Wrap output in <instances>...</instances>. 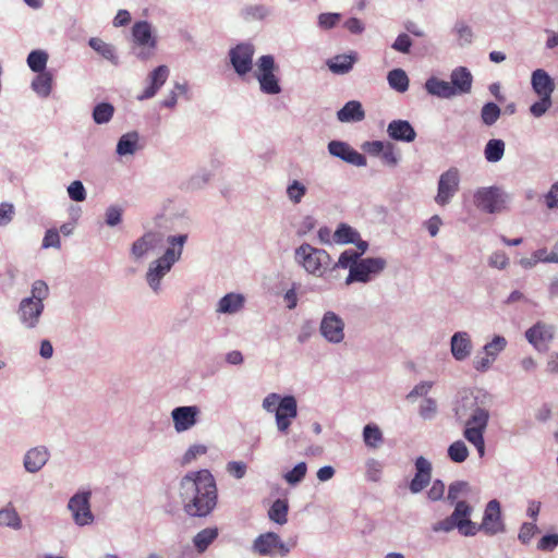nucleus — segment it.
<instances>
[{
    "instance_id": "obj_13",
    "label": "nucleus",
    "mask_w": 558,
    "mask_h": 558,
    "mask_svg": "<svg viewBox=\"0 0 558 558\" xmlns=\"http://www.w3.org/2000/svg\"><path fill=\"white\" fill-rule=\"evenodd\" d=\"M555 336V327L537 322L525 331L526 340L538 351L546 352Z\"/></svg>"
},
{
    "instance_id": "obj_53",
    "label": "nucleus",
    "mask_w": 558,
    "mask_h": 558,
    "mask_svg": "<svg viewBox=\"0 0 558 558\" xmlns=\"http://www.w3.org/2000/svg\"><path fill=\"white\" fill-rule=\"evenodd\" d=\"M468 488H469V484L466 482L458 481V482L451 483L449 486V489H448V495H447L448 501H450L451 504L459 501L458 500L459 496L462 493L466 492Z\"/></svg>"
},
{
    "instance_id": "obj_31",
    "label": "nucleus",
    "mask_w": 558,
    "mask_h": 558,
    "mask_svg": "<svg viewBox=\"0 0 558 558\" xmlns=\"http://www.w3.org/2000/svg\"><path fill=\"white\" fill-rule=\"evenodd\" d=\"M425 89L428 94L439 98L450 99L456 96L450 82L430 77L425 83Z\"/></svg>"
},
{
    "instance_id": "obj_63",
    "label": "nucleus",
    "mask_w": 558,
    "mask_h": 558,
    "mask_svg": "<svg viewBox=\"0 0 558 558\" xmlns=\"http://www.w3.org/2000/svg\"><path fill=\"white\" fill-rule=\"evenodd\" d=\"M341 14L339 13H322L318 16V24L322 28L330 29L340 21Z\"/></svg>"
},
{
    "instance_id": "obj_24",
    "label": "nucleus",
    "mask_w": 558,
    "mask_h": 558,
    "mask_svg": "<svg viewBox=\"0 0 558 558\" xmlns=\"http://www.w3.org/2000/svg\"><path fill=\"white\" fill-rule=\"evenodd\" d=\"M44 304L39 301H34V298H26L20 304L21 319L27 327H34L40 314L43 313Z\"/></svg>"
},
{
    "instance_id": "obj_8",
    "label": "nucleus",
    "mask_w": 558,
    "mask_h": 558,
    "mask_svg": "<svg viewBox=\"0 0 558 558\" xmlns=\"http://www.w3.org/2000/svg\"><path fill=\"white\" fill-rule=\"evenodd\" d=\"M256 77L259 83L260 90L268 95H277L281 92L279 81L274 74L277 69L275 59L271 54L262 56L257 61Z\"/></svg>"
},
{
    "instance_id": "obj_4",
    "label": "nucleus",
    "mask_w": 558,
    "mask_h": 558,
    "mask_svg": "<svg viewBox=\"0 0 558 558\" xmlns=\"http://www.w3.org/2000/svg\"><path fill=\"white\" fill-rule=\"evenodd\" d=\"M295 260L301 264L307 272L313 275H322V270L327 268L331 262L326 251L313 247L307 243H303L295 250Z\"/></svg>"
},
{
    "instance_id": "obj_35",
    "label": "nucleus",
    "mask_w": 558,
    "mask_h": 558,
    "mask_svg": "<svg viewBox=\"0 0 558 558\" xmlns=\"http://www.w3.org/2000/svg\"><path fill=\"white\" fill-rule=\"evenodd\" d=\"M505 154V142L502 140H489L484 148V156L488 162H498Z\"/></svg>"
},
{
    "instance_id": "obj_34",
    "label": "nucleus",
    "mask_w": 558,
    "mask_h": 558,
    "mask_svg": "<svg viewBox=\"0 0 558 558\" xmlns=\"http://www.w3.org/2000/svg\"><path fill=\"white\" fill-rule=\"evenodd\" d=\"M218 529L207 527L198 532L193 539L194 546L199 553H204L208 546L217 538Z\"/></svg>"
},
{
    "instance_id": "obj_33",
    "label": "nucleus",
    "mask_w": 558,
    "mask_h": 558,
    "mask_svg": "<svg viewBox=\"0 0 558 558\" xmlns=\"http://www.w3.org/2000/svg\"><path fill=\"white\" fill-rule=\"evenodd\" d=\"M389 86L398 93H404L409 88V77L404 70L393 69L387 75Z\"/></svg>"
},
{
    "instance_id": "obj_60",
    "label": "nucleus",
    "mask_w": 558,
    "mask_h": 558,
    "mask_svg": "<svg viewBox=\"0 0 558 558\" xmlns=\"http://www.w3.org/2000/svg\"><path fill=\"white\" fill-rule=\"evenodd\" d=\"M380 155L383 162L389 167H396L400 159L391 143H386V147Z\"/></svg>"
},
{
    "instance_id": "obj_46",
    "label": "nucleus",
    "mask_w": 558,
    "mask_h": 558,
    "mask_svg": "<svg viewBox=\"0 0 558 558\" xmlns=\"http://www.w3.org/2000/svg\"><path fill=\"white\" fill-rule=\"evenodd\" d=\"M507 347V340L502 336H495L493 340L486 343L483 348L484 354L493 357L495 361L500 352Z\"/></svg>"
},
{
    "instance_id": "obj_14",
    "label": "nucleus",
    "mask_w": 558,
    "mask_h": 558,
    "mask_svg": "<svg viewBox=\"0 0 558 558\" xmlns=\"http://www.w3.org/2000/svg\"><path fill=\"white\" fill-rule=\"evenodd\" d=\"M255 48L252 44H239L229 51L230 62L236 74L243 76L252 70Z\"/></svg>"
},
{
    "instance_id": "obj_16",
    "label": "nucleus",
    "mask_w": 558,
    "mask_h": 558,
    "mask_svg": "<svg viewBox=\"0 0 558 558\" xmlns=\"http://www.w3.org/2000/svg\"><path fill=\"white\" fill-rule=\"evenodd\" d=\"M328 151L330 155L341 160L354 165L356 167H365L366 158L353 149L348 143L341 141H331L328 143Z\"/></svg>"
},
{
    "instance_id": "obj_9",
    "label": "nucleus",
    "mask_w": 558,
    "mask_h": 558,
    "mask_svg": "<svg viewBox=\"0 0 558 558\" xmlns=\"http://www.w3.org/2000/svg\"><path fill=\"white\" fill-rule=\"evenodd\" d=\"M480 531L489 536H494L506 531L505 523L501 518L500 502L498 500L493 499L486 505L482 523L478 525L476 524V533Z\"/></svg>"
},
{
    "instance_id": "obj_3",
    "label": "nucleus",
    "mask_w": 558,
    "mask_h": 558,
    "mask_svg": "<svg viewBox=\"0 0 558 558\" xmlns=\"http://www.w3.org/2000/svg\"><path fill=\"white\" fill-rule=\"evenodd\" d=\"M456 420L460 424L481 423L489 421V410L484 399L473 391L463 390L457 395L453 403Z\"/></svg>"
},
{
    "instance_id": "obj_20",
    "label": "nucleus",
    "mask_w": 558,
    "mask_h": 558,
    "mask_svg": "<svg viewBox=\"0 0 558 558\" xmlns=\"http://www.w3.org/2000/svg\"><path fill=\"white\" fill-rule=\"evenodd\" d=\"M388 136L398 142L411 143L416 138V132L407 120H392L387 126Z\"/></svg>"
},
{
    "instance_id": "obj_61",
    "label": "nucleus",
    "mask_w": 558,
    "mask_h": 558,
    "mask_svg": "<svg viewBox=\"0 0 558 558\" xmlns=\"http://www.w3.org/2000/svg\"><path fill=\"white\" fill-rule=\"evenodd\" d=\"M244 13L247 17L263 20L269 15V9L264 4H255L245 8Z\"/></svg>"
},
{
    "instance_id": "obj_43",
    "label": "nucleus",
    "mask_w": 558,
    "mask_h": 558,
    "mask_svg": "<svg viewBox=\"0 0 558 558\" xmlns=\"http://www.w3.org/2000/svg\"><path fill=\"white\" fill-rule=\"evenodd\" d=\"M501 114L499 106L494 102H487L481 110V119L485 125H493L497 122Z\"/></svg>"
},
{
    "instance_id": "obj_27",
    "label": "nucleus",
    "mask_w": 558,
    "mask_h": 558,
    "mask_svg": "<svg viewBox=\"0 0 558 558\" xmlns=\"http://www.w3.org/2000/svg\"><path fill=\"white\" fill-rule=\"evenodd\" d=\"M48 458L49 453L45 447L33 448L24 457V466L26 471L35 473L46 464Z\"/></svg>"
},
{
    "instance_id": "obj_18",
    "label": "nucleus",
    "mask_w": 558,
    "mask_h": 558,
    "mask_svg": "<svg viewBox=\"0 0 558 558\" xmlns=\"http://www.w3.org/2000/svg\"><path fill=\"white\" fill-rule=\"evenodd\" d=\"M416 473L410 482L409 488L411 493H421L432 480V463L424 457H417L415 459Z\"/></svg>"
},
{
    "instance_id": "obj_11",
    "label": "nucleus",
    "mask_w": 558,
    "mask_h": 558,
    "mask_svg": "<svg viewBox=\"0 0 558 558\" xmlns=\"http://www.w3.org/2000/svg\"><path fill=\"white\" fill-rule=\"evenodd\" d=\"M459 171L456 168H450L445 171L438 181L437 195L435 202L440 206H446L450 203L452 197L459 190Z\"/></svg>"
},
{
    "instance_id": "obj_38",
    "label": "nucleus",
    "mask_w": 558,
    "mask_h": 558,
    "mask_svg": "<svg viewBox=\"0 0 558 558\" xmlns=\"http://www.w3.org/2000/svg\"><path fill=\"white\" fill-rule=\"evenodd\" d=\"M33 89L40 96L47 97L52 88V76L49 72H40L32 83Z\"/></svg>"
},
{
    "instance_id": "obj_26",
    "label": "nucleus",
    "mask_w": 558,
    "mask_h": 558,
    "mask_svg": "<svg viewBox=\"0 0 558 558\" xmlns=\"http://www.w3.org/2000/svg\"><path fill=\"white\" fill-rule=\"evenodd\" d=\"M456 507L453 512L450 514L454 521L468 522L469 525L463 526V535L464 536H474L476 535V523L470 520V515L473 511V507L470 506L466 501L460 500L454 502Z\"/></svg>"
},
{
    "instance_id": "obj_44",
    "label": "nucleus",
    "mask_w": 558,
    "mask_h": 558,
    "mask_svg": "<svg viewBox=\"0 0 558 558\" xmlns=\"http://www.w3.org/2000/svg\"><path fill=\"white\" fill-rule=\"evenodd\" d=\"M114 112L112 105L108 102L98 104L93 111V119L97 124L107 123L111 120Z\"/></svg>"
},
{
    "instance_id": "obj_23",
    "label": "nucleus",
    "mask_w": 558,
    "mask_h": 558,
    "mask_svg": "<svg viewBox=\"0 0 558 558\" xmlns=\"http://www.w3.org/2000/svg\"><path fill=\"white\" fill-rule=\"evenodd\" d=\"M169 76V68L159 65L147 76V87L142 92V99L154 97Z\"/></svg>"
},
{
    "instance_id": "obj_25",
    "label": "nucleus",
    "mask_w": 558,
    "mask_h": 558,
    "mask_svg": "<svg viewBox=\"0 0 558 558\" xmlns=\"http://www.w3.org/2000/svg\"><path fill=\"white\" fill-rule=\"evenodd\" d=\"M472 82L473 76L464 66L454 69L450 74V83L456 96L469 94L472 88Z\"/></svg>"
},
{
    "instance_id": "obj_57",
    "label": "nucleus",
    "mask_w": 558,
    "mask_h": 558,
    "mask_svg": "<svg viewBox=\"0 0 558 558\" xmlns=\"http://www.w3.org/2000/svg\"><path fill=\"white\" fill-rule=\"evenodd\" d=\"M488 265L493 268L505 269L509 265V258L505 252L497 251L488 257Z\"/></svg>"
},
{
    "instance_id": "obj_48",
    "label": "nucleus",
    "mask_w": 558,
    "mask_h": 558,
    "mask_svg": "<svg viewBox=\"0 0 558 558\" xmlns=\"http://www.w3.org/2000/svg\"><path fill=\"white\" fill-rule=\"evenodd\" d=\"M0 525L13 529L21 527V519L14 508H4L0 510Z\"/></svg>"
},
{
    "instance_id": "obj_7",
    "label": "nucleus",
    "mask_w": 558,
    "mask_h": 558,
    "mask_svg": "<svg viewBox=\"0 0 558 558\" xmlns=\"http://www.w3.org/2000/svg\"><path fill=\"white\" fill-rule=\"evenodd\" d=\"M252 549L259 556L270 558H283L290 553V546L275 532H267L257 536L253 542Z\"/></svg>"
},
{
    "instance_id": "obj_64",
    "label": "nucleus",
    "mask_w": 558,
    "mask_h": 558,
    "mask_svg": "<svg viewBox=\"0 0 558 558\" xmlns=\"http://www.w3.org/2000/svg\"><path fill=\"white\" fill-rule=\"evenodd\" d=\"M558 546V534L544 535L537 544V548L543 551H551Z\"/></svg>"
},
{
    "instance_id": "obj_56",
    "label": "nucleus",
    "mask_w": 558,
    "mask_h": 558,
    "mask_svg": "<svg viewBox=\"0 0 558 558\" xmlns=\"http://www.w3.org/2000/svg\"><path fill=\"white\" fill-rule=\"evenodd\" d=\"M551 107V98L549 97H539V100L534 102L530 107V112L536 117L539 118L543 114L546 113V111Z\"/></svg>"
},
{
    "instance_id": "obj_19",
    "label": "nucleus",
    "mask_w": 558,
    "mask_h": 558,
    "mask_svg": "<svg viewBox=\"0 0 558 558\" xmlns=\"http://www.w3.org/2000/svg\"><path fill=\"white\" fill-rule=\"evenodd\" d=\"M462 425L464 426L463 437L476 448L480 458H483L485 456L484 434L487 428L488 421Z\"/></svg>"
},
{
    "instance_id": "obj_40",
    "label": "nucleus",
    "mask_w": 558,
    "mask_h": 558,
    "mask_svg": "<svg viewBox=\"0 0 558 558\" xmlns=\"http://www.w3.org/2000/svg\"><path fill=\"white\" fill-rule=\"evenodd\" d=\"M448 457L456 463L464 462L469 457V449L464 441L456 440L448 447Z\"/></svg>"
},
{
    "instance_id": "obj_15",
    "label": "nucleus",
    "mask_w": 558,
    "mask_h": 558,
    "mask_svg": "<svg viewBox=\"0 0 558 558\" xmlns=\"http://www.w3.org/2000/svg\"><path fill=\"white\" fill-rule=\"evenodd\" d=\"M90 493H77L69 501L68 508L72 512L73 519L78 525L90 524L94 515L89 505Z\"/></svg>"
},
{
    "instance_id": "obj_51",
    "label": "nucleus",
    "mask_w": 558,
    "mask_h": 558,
    "mask_svg": "<svg viewBox=\"0 0 558 558\" xmlns=\"http://www.w3.org/2000/svg\"><path fill=\"white\" fill-rule=\"evenodd\" d=\"M89 46L106 59L114 57L113 48L100 38H90Z\"/></svg>"
},
{
    "instance_id": "obj_10",
    "label": "nucleus",
    "mask_w": 558,
    "mask_h": 558,
    "mask_svg": "<svg viewBox=\"0 0 558 558\" xmlns=\"http://www.w3.org/2000/svg\"><path fill=\"white\" fill-rule=\"evenodd\" d=\"M343 319L332 311H327L320 320L319 332L326 341L332 344H339L344 340Z\"/></svg>"
},
{
    "instance_id": "obj_50",
    "label": "nucleus",
    "mask_w": 558,
    "mask_h": 558,
    "mask_svg": "<svg viewBox=\"0 0 558 558\" xmlns=\"http://www.w3.org/2000/svg\"><path fill=\"white\" fill-rule=\"evenodd\" d=\"M361 253H357L355 250H345L339 257L337 266L341 268H349V271L351 270V267L353 264H357L360 262Z\"/></svg>"
},
{
    "instance_id": "obj_22",
    "label": "nucleus",
    "mask_w": 558,
    "mask_h": 558,
    "mask_svg": "<svg viewBox=\"0 0 558 558\" xmlns=\"http://www.w3.org/2000/svg\"><path fill=\"white\" fill-rule=\"evenodd\" d=\"M452 356L457 361H464L472 352L471 337L465 331H458L452 335L450 341Z\"/></svg>"
},
{
    "instance_id": "obj_21",
    "label": "nucleus",
    "mask_w": 558,
    "mask_h": 558,
    "mask_svg": "<svg viewBox=\"0 0 558 558\" xmlns=\"http://www.w3.org/2000/svg\"><path fill=\"white\" fill-rule=\"evenodd\" d=\"M531 84L533 90L539 97H549L551 98V94L555 90V83L550 75L543 69H537L533 71L531 76Z\"/></svg>"
},
{
    "instance_id": "obj_17",
    "label": "nucleus",
    "mask_w": 558,
    "mask_h": 558,
    "mask_svg": "<svg viewBox=\"0 0 558 558\" xmlns=\"http://www.w3.org/2000/svg\"><path fill=\"white\" fill-rule=\"evenodd\" d=\"M199 409L195 405L178 407L172 410L171 417L178 433L192 428L197 422Z\"/></svg>"
},
{
    "instance_id": "obj_2",
    "label": "nucleus",
    "mask_w": 558,
    "mask_h": 558,
    "mask_svg": "<svg viewBox=\"0 0 558 558\" xmlns=\"http://www.w3.org/2000/svg\"><path fill=\"white\" fill-rule=\"evenodd\" d=\"M186 241L187 234L169 235L166 240L168 246L163 254L148 264L145 280L155 295L162 292V279L181 259Z\"/></svg>"
},
{
    "instance_id": "obj_52",
    "label": "nucleus",
    "mask_w": 558,
    "mask_h": 558,
    "mask_svg": "<svg viewBox=\"0 0 558 558\" xmlns=\"http://www.w3.org/2000/svg\"><path fill=\"white\" fill-rule=\"evenodd\" d=\"M418 413L423 420H433L437 414V402L432 398H426L421 403Z\"/></svg>"
},
{
    "instance_id": "obj_29",
    "label": "nucleus",
    "mask_w": 558,
    "mask_h": 558,
    "mask_svg": "<svg viewBox=\"0 0 558 558\" xmlns=\"http://www.w3.org/2000/svg\"><path fill=\"white\" fill-rule=\"evenodd\" d=\"M357 60L355 52L350 54H338L327 61L328 69L335 74H347Z\"/></svg>"
},
{
    "instance_id": "obj_28",
    "label": "nucleus",
    "mask_w": 558,
    "mask_h": 558,
    "mask_svg": "<svg viewBox=\"0 0 558 558\" xmlns=\"http://www.w3.org/2000/svg\"><path fill=\"white\" fill-rule=\"evenodd\" d=\"M337 118L340 122H360L365 118V111L360 101L350 100L337 112Z\"/></svg>"
},
{
    "instance_id": "obj_5",
    "label": "nucleus",
    "mask_w": 558,
    "mask_h": 558,
    "mask_svg": "<svg viewBox=\"0 0 558 558\" xmlns=\"http://www.w3.org/2000/svg\"><path fill=\"white\" fill-rule=\"evenodd\" d=\"M387 262L381 257L362 258L357 264H353L345 279V284L353 282L366 283L373 276L380 274L386 268Z\"/></svg>"
},
{
    "instance_id": "obj_42",
    "label": "nucleus",
    "mask_w": 558,
    "mask_h": 558,
    "mask_svg": "<svg viewBox=\"0 0 558 558\" xmlns=\"http://www.w3.org/2000/svg\"><path fill=\"white\" fill-rule=\"evenodd\" d=\"M48 61V54L43 50H34L27 57V64L32 71L40 73L45 72Z\"/></svg>"
},
{
    "instance_id": "obj_36",
    "label": "nucleus",
    "mask_w": 558,
    "mask_h": 558,
    "mask_svg": "<svg viewBox=\"0 0 558 558\" xmlns=\"http://www.w3.org/2000/svg\"><path fill=\"white\" fill-rule=\"evenodd\" d=\"M360 233L347 223H340L333 233V241L339 244L355 243Z\"/></svg>"
},
{
    "instance_id": "obj_62",
    "label": "nucleus",
    "mask_w": 558,
    "mask_h": 558,
    "mask_svg": "<svg viewBox=\"0 0 558 558\" xmlns=\"http://www.w3.org/2000/svg\"><path fill=\"white\" fill-rule=\"evenodd\" d=\"M48 286L43 280H37L33 283L32 288V296L34 298V301H39L43 303V301L48 296Z\"/></svg>"
},
{
    "instance_id": "obj_32",
    "label": "nucleus",
    "mask_w": 558,
    "mask_h": 558,
    "mask_svg": "<svg viewBox=\"0 0 558 558\" xmlns=\"http://www.w3.org/2000/svg\"><path fill=\"white\" fill-rule=\"evenodd\" d=\"M244 299L241 294L228 293L220 299L217 311L223 314H233L243 307Z\"/></svg>"
},
{
    "instance_id": "obj_6",
    "label": "nucleus",
    "mask_w": 558,
    "mask_h": 558,
    "mask_svg": "<svg viewBox=\"0 0 558 558\" xmlns=\"http://www.w3.org/2000/svg\"><path fill=\"white\" fill-rule=\"evenodd\" d=\"M507 194L497 186L480 187L474 193V205L488 214L500 213L507 202Z\"/></svg>"
},
{
    "instance_id": "obj_59",
    "label": "nucleus",
    "mask_w": 558,
    "mask_h": 558,
    "mask_svg": "<svg viewBox=\"0 0 558 558\" xmlns=\"http://www.w3.org/2000/svg\"><path fill=\"white\" fill-rule=\"evenodd\" d=\"M383 465L375 459H369L366 462V476L372 482H378L380 478Z\"/></svg>"
},
{
    "instance_id": "obj_58",
    "label": "nucleus",
    "mask_w": 558,
    "mask_h": 558,
    "mask_svg": "<svg viewBox=\"0 0 558 558\" xmlns=\"http://www.w3.org/2000/svg\"><path fill=\"white\" fill-rule=\"evenodd\" d=\"M69 196L72 201L83 202L86 198V192L81 181H73L68 187Z\"/></svg>"
},
{
    "instance_id": "obj_41",
    "label": "nucleus",
    "mask_w": 558,
    "mask_h": 558,
    "mask_svg": "<svg viewBox=\"0 0 558 558\" xmlns=\"http://www.w3.org/2000/svg\"><path fill=\"white\" fill-rule=\"evenodd\" d=\"M464 525H469V523H468V522H463V523H462L461 521H459V522H458V521H454V519H453L451 515H449V517H447L446 519H444V520H441V521H438V522H436L435 524H433L432 530H433L434 532H436V533H437V532H445V533H449V532H451L452 530L458 529L459 533H460L461 535H463V532H464V531H463V526H464Z\"/></svg>"
},
{
    "instance_id": "obj_39",
    "label": "nucleus",
    "mask_w": 558,
    "mask_h": 558,
    "mask_svg": "<svg viewBox=\"0 0 558 558\" xmlns=\"http://www.w3.org/2000/svg\"><path fill=\"white\" fill-rule=\"evenodd\" d=\"M288 502L282 499H277L268 511L269 519L278 524L287 522Z\"/></svg>"
},
{
    "instance_id": "obj_1",
    "label": "nucleus",
    "mask_w": 558,
    "mask_h": 558,
    "mask_svg": "<svg viewBox=\"0 0 558 558\" xmlns=\"http://www.w3.org/2000/svg\"><path fill=\"white\" fill-rule=\"evenodd\" d=\"M180 496L190 515H207L217 502L214 476L207 470L186 474L180 483Z\"/></svg>"
},
{
    "instance_id": "obj_49",
    "label": "nucleus",
    "mask_w": 558,
    "mask_h": 558,
    "mask_svg": "<svg viewBox=\"0 0 558 558\" xmlns=\"http://www.w3.org/2000/svg\"><path fill=\"white\" fill-rule=\"evenodd\" d=\"M307 465L305 462L298 463L291 471L284 474V480L290 485L299 484L306 475Z\"/></svg>"
},
{
    "instance_id": "obj_12",
    "label": "nucleus",
    "mask_w": 558,
    "mask_h": 558,
    "mask_svg": "<svg viewBox=\"0 0 558 558\" xmlns=\"http://www.w3.org/2000/svg\"><path fill=\"white\" fill-rule=\"evenodd\" d=\"M298 416V402L293 396H284L276 409V426L280 434L288 435L292 421Z\"/></svg>"
},
{
    "instance_id": "obj_54",
    "label": "nucleus",
    "mask_w": 558,
    "mask_h": 558,
    "mask_svg": "<svg viewBox=\"0 0 558 558\" xmlns=\"http://www.w3.org/2000/svg\"><path fill=\"white\" fill-rule=\"evenodd\" d=\"M227 472L236 480H241L245 476L247 465L243 461H230L226 465Z\"/></svg>"
},
{
    "instance_id": "obj_55",
    "label": "nucleus",
    "mask_w": 558,
    "mask_h": 558,
    "mask_svg": "<svg viewBox=\"0 0 558 558\" xmlns=\"http://www.w3.org/2000/svg\"><path fill=\"white\" fill-rule=\"evenodd\" d=\"M454 31L458 34L459 40L461 45H469L473 39V32L469 25L464 22H457L454 25Z\"/></svg>"
},
{
    "instance_id": "obj_37",
    "label": "nucleus",
    "mask_w": 558,
    "mask_h": 558,
    "mask_svg": "<svg viewBox=\"0 0 558 558\" xmlns=\"http://www.w3.org/2000/svg\"><path fill=\"white\" fill-rule=\"evenodd\" d=\"M363 440L368 448H378L383 441V433L380 428L375 424H367L363 429Z\"/></svg>"
},
{
    "instance_id": "obj_47",
    "label": "nucleus",
    "mask_w": 558,
    "mask_h": 558,
    "mask_svg": "<svg viewBox=\"0 0 558 558\" xmlns=\"http://www.w3.org/2000/svg\"><path fill=\"white\" fill-rule=\"evenodd\" d=\"M136 143H137V134L136 133L125 134L120 138V141L117 145V153L121 156L128 155V154H133L136 148Z\"/></svg>"
},
{
    "instance_id": "obj_45",
    "label": "nucleus",
    "mask_w": 558,
    "mask_h": 558,
    "mask_svg": "<svg viewBox=\"0 0 558 558\" xmlns=\"http://www.w3.org/2000/svg\"><path fill=\"white\" fill-rule=\"evenodd\" d=\"M307 192L306 186L298 181L293 180L287 186V196L293 204H300Z\"/></svg>"
},
{
    "instance_id": "obj_30",
    "label": "nucleus",
    "mask_w": 558,
    "mask_h": 558,
    "mask_svg": "<svg viewBox=\"0 0 558 558\" xmlns=\"http://www.w3.org/2000/svg\"><path fill=\"white\" fill-rule=\"evenodd\" d=\"M157 45L156 29L148 22L142 21V59L154 54Z\"/></svg>"
}]
</instances>
